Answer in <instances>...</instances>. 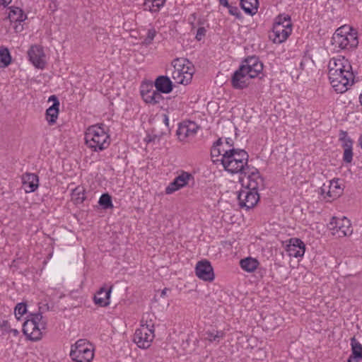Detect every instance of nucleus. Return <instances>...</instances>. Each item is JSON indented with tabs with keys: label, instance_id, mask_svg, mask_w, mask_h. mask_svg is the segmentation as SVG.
<instances>
[{
	"label": "nucleus",
	"instance_id": "nucleus-1",
	"mask_svg": "<svg viewBox=\"0 0 362 362\" xmlns=\"http://www.w3.org/2000/svg\"><path fill=\"white\" fill-rule=\"evenodd\" d=\"M248 153L243 149L230 148L224 151L220 161L224 169L231 174L239 173L244 175L245 179L257 177L259 170L248 164Z\"/></svg>",
	"mask_w": 362,
	"mask_h": 362
},
{
	"label": "nucleus",
	"instance_id": "nucleus-2",
	"mask_svg": "<svg viewBox=\"0 0 362 362\" xmlns=\"http://www.w3.org/2000/svg\"><path fill=\"white\" fill-rule=\"evenodd\" d=\"M240 182L244 189L240 190L238 195L239 205L241 208L249 210L253 208L259 200L258 189L263 187L264 180L259 174L257 177L245 179L240 177Z\"/></svg>",
	"mask_w": 362,
	"mask_h": 362
},
{
	"label": "nucleus",
	"instance_id": "nucleus-3",
	"mask_svg": "<svg viewBox=\"0 0 362 362\" xmlns=\"http://www.w3.org/2000/svg\"><path fill=\"white\" fill-rule=\"evenodd\" d=\"M109 138L103 124L89 127L85 133L86 144L94 151L107 148L110 145Z\"/></svg>",
	"mask_w": 362,
	"mask_h": 362
},
{
	"label": "nucleus",
	"instance_id": "nucleus-4",
	"mask_svg": "<svg viewBox=\"0 0 362 362\" xmlns=\"http://www.w3.org/2000/svg\"><path fill=\"white\" fill-rule=\"evenodd\" d=\"M332 44L339 49H354L358 45L357 31L344 25L336 30L332 37Z\"/></svg>",
	"mask_w": 362,
	"mask_h": 362
},
{
	"label": "nucleus",
	"instance_id": "nucleus-5",
	"mask_svg": "<svg viewBox=\"0 0 362 362\" xmlns=\"http://www.w3.org/2000/svg\"><path fill=\"white\" fill-rule=\"evenodd\" d=\"M47 325L41 313H30L23 324V332L30 340L37 341L42 339Z\"/></svg>",
	"mask_w": 362,
	"mask_h": 362
},
{
	"label": "nucleus",
	"instance_id": "nucleus-6",
	"mask_svg": "<svg viewBox=\"0 0 362 362\" xmlns=\"http://www.w3.org/2000/svg\"><path fill=\"white\" fill-rule=\"evenodd\" d=\"M70 356L76 362H90L94 356L93 349L86 339H79L71 346Z\"/></svg>",
	"mask_w": 362,
	"mask_h": 362
},
{
	"label": "nucleus",
	"instance_id": "nucleus-7",
	"mask_svg": "<svg viewBox=\"0 0 362 362\" xmlns=\"http://www.w3.org/2000/svg\"><path fill=\"white\" fill-rule=\"evenodd\" d=\"M154 338L153 325L147 322L141 325V328L137 329L134 334L133 341L139 348L147 349Z\"/></svg>",
	"mask_w": 362,
	"mask_h": 362
},
{
	"label": "nucleus",
	"instance_id": "nucleus-8",
	"mask_svg": "<svg viewBox=\"0 0 362 362\" xmlns=\"http://www.w3.org/2000/svg\"><path fill=\"white\" fill-rule=\"evenodd\" d=\"M344 74H338L333 78V74L329 75L330 83L337 93L346 92L349 86L354 83V73L352 70L344 71Z\"/></svg>",
	"mask_w": 362,
	"mask_h": 362
},
{
	"label": "nucleus",
	"instance_id": "nucleus-9",
	"mask_svg": "<svg viewBox=\"0 0 362 362\" xmlns=\"http://www.w3.org/2000/svg\"><path fill=\"white\" fill-rule=\"evenodd\" d=\"M141 95L146 103L156 105L164 100L163 96L156 90L151 83H144L141 86Z\"/></svg>",
	"mask_w": 362,
	"mask_h": 362
},
{
	"label": "nucleus",
	"instance_id": "nucleus-10",
	"mask_svg": "<svg viewBox=\"0 0 362 362\" xmlns=\"http://www.w3.org/2000/svg\"><path fill=\"white\" fill-rule=\"evenodd\" d=\"M141 95L146 103L156 105L164 100L163 96L156 90L151 83H144L141 86Z\"/></svg>",
	"mask_w": 362,
	"mask_h": 362
},
{
	"label": "nucleus",
	"instance_id": "nucleus-11",
	"mask_svg": "<svg viewBox=\"0 0 362 362\" xmlns=\"http://www.w3.org/2000/svg\"><path fill=\"white\" fill-rule=\"evenodd\" d=\"M286 25H283L279 22L274 23L272 28L273 35H270L274 43H281L284 42L291 35L292 31V25L291 22L286 21Z\"/></svg>",
	"mask_w": 362,
	"mask_h": 362
},
{
	"label": "nucleus",
	"instance_id": "nucleus-12",
	"mask_svg": "<svg viewBox=\"0 0 362 362\" xmlns=\"http://www.w3.org/2000/svg\"><path fill=\"white\" fill-rule=\"evenodd\" d=\"M245 69V73L248 74L250 78L257 77L263 70V64L259 59L255 56L245 59L240 66Z\"/></svg>",
	"mask_w": 362,
	"mask_h": 362
},
{
	"label": "nucleus",
	"instance_id": "nucleus-13",
	"mask_svg": "<svg viewBox=\"0 0 362 362\" xmlns=\"http://www.w3.org/2000/svg\"><path fill=\"white\" fill-rule=\"evenodd\" d=\"M196 275L206 281H211L214 279L213 267L208 260H202L197 262L195 268Z\"/></svg>",
	"mask_w": 362,
	"mask_h": 362
},
{
	"label": "nucleus",
	"instance_id": "nucleus-14",
	"mask_svg": "<svg viewBox=\"0 0 362 362\" xmlns=\"http://www.w3.org/2000/svg\"><path fill=\"white\" fill-rule=\"evenodd\" d=\"M190 179H193L192 175L189 173L182 171L181 174L177 176L165 188V193L170 194L186 186Z\"/></svg>",
	"mask_w": 362,
	"mask_h": 362
},
{
	"label": "nucleus",
	"instance_id": "nucleus-15",
	"mask_svg": "<svg viewBox=\"0 0 362 362\" xmlns=\"http://www.w3.org/2000/svg\"><path fill=\"white\" fill-rule=\"evenodd\" d=\"M250 78V75L245 73V69L240 66L231 77V84L235 89H243L248 86Z\"/></svg>",
	"mask_w": 362,
	"mask_h": 362
},
{
	"label": "nucleus",
	"instance_id": "nucleus-16",
	"mask_svg": "<svg viewBox=\"0 0 362 362\" xmlns=\"http://www.w3.org/2000/svg\"><path fill=\"white\" fill-rule=\"evenodd\" d=\"M30 61L39 69H43L45 65V53L42 47L33 45L28 52Z\"/></svg>",
	"mask_w": 362,
	"mask_h": 362
},
{
	"label": "nucleus",
	"instance_id": "nucleus-17",
	"mask_svg": "<svg viewBox=\"0 0 362 362\" xmlns=\"http://www.w3.org/2000/svg\"><path fill=\"white\" fill-rule=\"evenodd\" d=\"M329 73L328 74H333V78L337 75V71L339 69H344V71L352 70V66L348 59L343 57L332 58L328 64Z\"/></svg>",
	"mask_w": 362,
	"mask_h": 362
},
{
	"label": "nucleus",
	"instance_id": "nucleus-18",
	"mask_svg": "<svg viewBox=\"0 0 362 362\" xmlns=\"http://www.w3.org/2000/svg\"><path fill=\"white\" fill-rule=\"evenodd\" d=\"M329 225L332 226V229L337 228L340 235L341 234L344 236L350 235L353 232L350 221L345 216L342 218L333 217Z\"/></svg>",
	"mask_w": 362,
	"mask_h": 362
},
{
	"label": "nucleus",
	"instance_id": "nucleus-19",
	"mask_svg": "<svg viewBox=\"0 0 362 362\" xmlns=\"http://www.w3.org/2000/svg\"><path fill=\"white\" fill-rule=\"evenodd\" d=\"M305 251L304 243L299 238H293L289 240L286 245V252L290 257H303Z\"/></svg>",
	"mask_w": 362,
	"mask_h": 362
},
{
	"label": "nucleus",
	"instance_id": "nucleus-20",
	"mask_svg": "<svg viewBox=\"0 0 362 362\" xmlns=\"http://www.w3.org/2000/svg\"><path fill=\"white\" fill-rule=\"evenodd\" d=\"M173 66L176 71L180 72L182 75H186L187 73H189L191 79L192 78L194 68L192 63L188 59L185 58L176 59L173 60Z\"/></svg>",
	"mask_w": 362,
	"mask_h": 362
},
{
	"label": "nucleus",
	"instance_id": "nucleus-21",
	"mask_svg": "<svg viewBox=\"0 0 362 362\" xmlns=\"http://www.w3.org/2000/svg\"><path fill=\"white\" fill-rule=\"evenodd\" d=\"M22 182L26 193L33 192L39 186L38 176L34 173H26L22 176Z\"/></svg>",
	"mask_w": 362,
	"mask_h": 362
},
{
	"label": "nucleus",
	"instance_id": "nucleus-22",
	"mask_svg": "<svg viewBox=\"0 0 362 362\" xmlns=\"http://www.w3.org/2000/svg\"><path fill=\"white\" fill-rule=\"evenodd\" d=\"M154 87L160 94L170 93L173 90V85L167 76H160L156 79Z\"/></svg>",
	"mask_w": 362,
	"mask_h": 362
},
{
	"label": "nucleus",
	"instance_id": "nucleus-23",
	"mask_svg": "<svg viewBox=\"0 0 362 362\" xmlns=\"http://www.w3.org/2000/svg\"><path fill=\"white\" fill-rule=\"evenodd\" d=\"M112 287L107 289L101 288L94 296L93 300L96 305L100 307H106L110 304Z\"/></svg>",
	"mask_w": 362,
	"mask_h": 362
},
{
	"label": "nucleus",
	"instance_id": "nucleus-24",
	"mask_svg": "<svg viewBox=\"0 0 362 362\" xmlns=\"http://www.w3.org/2000/svg\"><path fill=\"white\" fill-rule=\"evenodd\" d=\"M196 129L194 122H189L188 124H181L177 130V135L180 141H183L187 137L193 136L196 133Z\"/></svg>",
	"mask_w": 362,
	"mask_h": 362
},
{
	"label": "nucleus",
	"instance_id": "nucleus-25",
	"mask_svg": "<svg viewBox=\"0 0 362 362\" xmlns=\"http://www.w3.org/2000/svg\"><path fill=\"white\" fill-rule=\"evenodd\" d=\"M240 6L246 13L253 16L257 12L259 1L258 0H240Z\"/></svg>",
	"mask_w": 362,
	"mask_h": 362
},
{
	"label": "nucleus",
	"instance_id": "nucleus-26",
	"mask_svg": "<svg viewBox=\"0 0 362 362\" xmlns=\"http://www.w3.org/2000/svg\"><path fill=\"white\" fill-rule=\"evenodd\" d=\"M59 102L54 103L46 110V119L49 125H53L56 123L59 115Z\"/></svg>",
	"mask_w": 362,
	"mask_h": 362
},
{
	"label": "nucleus",
	"instance_id": "nucleus-27",
	"mask_svg": "<svg viewBox=\"0 0 362 362\" xmlns=\"http://www.w3.org/2000/svg\"><path fill=\"white\" fill-rule=\"evenodd\" d=\"M330 191H327V196L332 199L338 197L342 193V189L339 184V179H334L327 183Z\"/></svg>",
	"mask_w": 362,
	"mask_h": 362
},
{
	"label": "nucleus",
	"instance_id": "nucleus-28",
	"mask_svg": "<svg viewBox=\"0 0 362 362\" xmlns=\"http://www.w3.org/2000/svg\"><path fill=\"white\" fill-rule=\"evenodd\" d=\"M205 339L211 343H219L225 337L226 333L223 330L211 329L205 333Z\"/></svg>",
	"mask_w": 362,
	"mask_h": 362
},
{
	"label": "nucleus",
	"instance_id": "nucleus-29",
	"mask_svg": "<svg viewBox=\"0 0 362 362\" xmlns=\"http://www.w3.org/2000/svg\"><path fill=\"white\" fill-rule=\"evenodd\" d=\"M240 265L243 270L252 272L257 268L259 262L255 258L246 257L240 260Z\"/></svg>",
	"mask_w": 362,
	"mask_h": 362
},
{
	"label": "nucleus",
	"instance_id": "nucleus-30",
	"mask_svg": "<svg viewBox=\"0 0 362 362\" xmlns=\"http://www.w3.org/2000/svg\"><path fill=\"white\" fill-rule=\"evenodd\" d=\"M351 346L352 353L349 357H354V358L359 359L362 358V345L355 338V337L351 339Z\"/></svg>",
	"mask_w": 362,
	"mask_h": 362
},
{
	"label": "nucleus",
	"instance_id": "nucleus-31",
	"mask_svg": "<svg viewBox=\"0 0 362 362\" xmlns=\"http://www.w3.org/2000/svg\"><path fill=\"white\" fill-rule=\"evenodd\" d=\"M166 0H145V9H148L151 12L158 11L161 6L164 5Z\"/></svg>",
	"mask_w": 362,
	"mask_h": 362
},
{
	"label": "nucleus",
	"instance_id": "nucleus-32",
	"mask_svg": "<svg viewBox=\"0 0 362 362\" xmlns=\"http://www.w3.org/2000/svg\"><path fill=\"white\" fill-rule=\"evenodd\" d=\"M86 199L85 190L82 187H76L71 193V199L76 204H81Z\"/></svg>",
	"mask_w": 362,
	"mask_h": 362
},
{
	"label": "nucleus",
	"instance_id": "nucleus-33",
	"mask_svg": "<svg viewBox=\"0 0 362 362\" xmlns=\"http://www.w3.org/2000/svg\"><path fill=\"white\" fill-rule=\"evenodd\" d=\"M172 77L175 82L179 84L187 85L191 81V76L189 73H187L186 75H182L180 72L174 70L172 73Z\"/></svg>",
	"mask_w": 362,
	"mask_h": 362
},
{
	"label": "nucleus",
	"instance_id": "nucleus-34",
	"mask_svg": "<svg viewBox=\"0 0 362 362\" xmlns=\"http://www.w3.org/2000/svg\"><path fill=\"white\" fill-rule=\"evenodd\" d=\"M8 18L11 21L23 22L26 19V15L21 8L16 7L10 11Z\"/></svg>",
	"mask_w": 362,
	"mask_h": 362
},
{
	"label": "nucleus",
	"instance_id": "nucleus-35",
	"mask_svg": "<svg viewBox=\"0 0 362 362\" xmlns=\"http://www.w3.org/2000/svg\"><path fill=\"white\" fill-rule=\"evenodd\" d=\"M11 61V57L8 49L7 48L0 49V62L2 64V65H0V67L8 66L10 64Z\"/></svg>",
	"mask_w": 362,
	"mask_h": 362
},
{
	"label": "nucleus",
	"instance_id": "nucleus-36",
	"mask_svg": "<svg viewBox=\"0 0 362 362\" xmlns=\"http://www.w3.org/2000/svg\"><path fill=\"white\" fill-rule=\"evenodd\" d=\"M98 204L103 207L104 209H108L113 208V204L112 202V197L107 193L103 194L100 197L98 201Z\"/></svg>",
	"mask_w": 362,
	"mask_h": 362
},
{
	"label": "nucleus",
	"instance_id": "nucleus-37",
	"mask_svg": "<svg viewBox=\"0 0 362 362\" xmlns=\"http://www.w3.org/2000/svg\"><path fill=\"white\" fill-rule=\"evenodd\" d=\"M339 140L341 141L342 147L344 149L346 148H352L353 141L348 136L347 132L343 130H341L339 132Z\"/></svg>",
	"mask_w": 362,
	"mask_h": 362
},
{
	"label": "nucleus",
	"instance_id": "nucleus-38",
	"mask_svg": "<svg viewBox=\"0 0 362 362\" xmlns=\"http://www.w3.org/2000/svg\"><path fill=\"white\" fill-rule=\"evenodd\" d=\"M27 312V305L25 303H18L14 309L16 317L19 320L20 318Z\"/></svg>",
	"mask_w": 362,
	"mask_h": 362
},
{
	"label": "nucleus",
	"instance_id": "nucleus-39",
	"mask_svg": "<svg viewBox=\"0 0 362 362\" xmlns=\"http://www.w3.org/2000/svg\"><path fill=\"white\" fill-rule=\"evenodd\" d=\"M156 30L154 28H151L148 30L147 35L142 41V44L144 45H149L152 43L154 37L156 35Z\"/></svg>",
	"mask_w": 362,
	"mask_h": 362
},
{
	"label": "nucleus",
	"instance_id": "nucleus-40",
	"mask_svg": "<svg viewBox=\"0 0 362 362\" xmlns=\"http://www.w3.org/2000/svg\"><path fill=\"white\" fill-rule=\"evenodd\" d=\"M226 150V149H221L220 147L213 145L211 149V157H218L219 156H223V153H224V151Z\"/></svg>",
	"mask_w": 362,
	"mask_h": 362
},
{
	"label": "nucleus",
	"instance_id": "nucleus-41",
	"mask_svg": "<svg viewBox=\"0 0 362 362\" xmlns=\"http://www.w3.org/2000/svg\"><path fill=\"white\" fill-rule=\"evenodd\" d=\"M353 152L352 148L344 149L343 160L345 163H349L352 161Z\"/></svg>",
	"mask_w": 362,
	"mask_h": 362
},
{
	"label": "nucleus",
	"instance_id": "nucleus-42",
	"mask_svg": "<svg viewBox=\"0 0 362 362\" xmlns=\"http://www.w3.org/2000/svg\"><path fill=\"white\" fill-rule=\"evenodd\" d=\"M227 8H228V12L230 15L235 16L237 18H241V13L237 6L229 5Z\"/></svg>",
	"mask_w": 362,
	"mask_h": 362
},
{
	"label": "nucleus",
	"instance_id": "nucleus-43",
	"mask_svg": "<svg viewBox=\"0 0 362 362\" xmlns=\"http://www.w3.org/2000/svg\"><path fill=\"white\" fill-rule=\"evenodd\" d=\"M320 189V194L323 196L325 199H327V201H329L331 198L328 197L327 191H330V187H328L327 184L324 183Z\"/></svg>",
	"mask_w": 362,
	"mask_h": 362
},
{
	"label": "nucleus",
	"instance_id": "nucleus-44",
	"mask_svg": "<svg viewBox=\"0 0 362 362\" xmlns=\"http://www.w3.org/2000/svg\"><path fill=\"white\" fill-rule=\"evenodd\" d=\"M286 21L291 22V19L288 16L279 15L276 18L275 23L279 22L283 25H286L285 24H286Z\"/></svg>",
	"mask_w": 362,
	"mask_h": 362
},
{
	"label": "nucleus",
	"instance_id": "nucleus-45",
	"mask_svg": "<svg viewBox=\"0 0 362 362\" xmlns=\"http://www.w3.org/2000/svg\"><path fill=\"white\" fill-rule=\"evenodd\" d=\"M206 30L204 27H199L197 31L196 39L199 41L201 40L206 35Z\"/></svg>",
	"mask_w": 362,
	"mask_h": 362
},
{
	"label": "nucleus",
	"instance_id": "nucleus-46",
	"mask_svg": "<svg viewBox=\"0 0 362 362\" xmlns=\"http://www.w3.org/2000/svg\"><path fill=\"white\" fill-rule=\"evenodd\" d=\"M0 327L7 332L11 328L8 320H3L2 322H0Z\"/></svg>",
	"mask_w": 362,
	"mask_h": 362
},
{
	"label": "nucleus",
	"instance_id": "nucleus-47",
	"mask_svg": "<svg viewBox=\"0 0 362 362\" xmlns=\"http://www.w3.org/2000/svg\"><path fill=\"white\" fill-rule=\"evenodd\" d=\"M156 139H158V136L156 135L151 136V135H147L145 138V141L147 143L155 141Z\"/></svg>",
	"mask_w": 362,
	"mask_h": 362
},
{
	"label": "nucleus",
	"instance_id": "nucleus-48",
	"mask_svg": "<svg viewBox=\"0 0 362 362\" xmlns=\"http://www.w3.org/2000/svg\"><path fill=\"white\" fill-rule=\"evenodd\" d=\"M226 144L229 146V147H231V146H233L234 145V142H233V140L230 138H226Z\"/></svg>",
	"mask_w": 362,
	"mask_h": 362
},
{
	"label": "nucleus",
	"instance_id": "nucleus-49",
	"mask_svg": "<svg viewBox=\"0 0 362 362\" xmlns=\"http://www.w3.org/2000/svg\"><path fill=\"white\" fill-rule=\"evenodd\" d=\"M170 291V289L168 288H165L164 289H163L160 292V297H165L167 296V293Z\"/></svg>",
	"mask_w": 362,
	"mask_h": 362
},
{
	"label": "nucleus",
	"instance_id": "nucleus-50",
	"mask_svg": "<svg viewBox=\"0 0 362 362\" xmlns=\"http://www.w3.org/2000/svg\"><path fill=\"white\" fill-rule=\"evenodd\" d=\"M12 0H0V5H2L4 6H8Z\"/></svg>",
	"mask_w": 362,
	"mask_h": 362
},
{
	"label": "nucleus",
	"instance_id": "nucleus-51",
	"mask_svg": "<svg viewBox=\"0 0 362 362\" xmlns=\"http://www.w3.org/2000/svg\"><path fill=\"white\" fill-rule=\"evenodd\" d=\"M347 362H362V358H354V357H349Z\"/></svg>",
	"mask_w": 362,
	"mask_h": 362
},
{
	"label": "nucleus",
	"instance_id": "nucleus-52",
	"mask_svg": "<svg viewBox=\"0 0 362 362\" xmlns=\"http://www.w3.org/2000/svg\"><path fill=\"white\" fill-rule=\"evenodd\" d=\"M219 1V4L225 7H228L229 6V3L228 1V0H218Z\"/></svg>",
	"mask_w": 362,
	"mask_h": 362
},
{
	"label": "nucleus",
	"instance_id": "nucleus-53",
	"mask_svg": "<svg viewBox=\"0 0 362 362\" xmlns=\"http://www.w3.org/2000/svg\"><path fill=\"white\" fill-rule=\"evenodd\" d=\"M53 101V103H57V102H59L57 97L54 95H51L49 98V101Z\"/></svg>",
	"mask_w": 362,
	"mask_h": 362
},
{
	"label": "nucleus",
	"instance_id": "nucleus-54",
	"mask_svg": "<svg viewBox=\"0 0 362 362\" xmlns=\"http://www.w3.org/2000/svg\"><path fill=\"white\" fill-rule=\"evenodd\" d=\"M222 144H223L222 139L219 138L218 140H216V142H214V146L220 147Z\"/></svg>",
	"mask_w": 362,
	"mask_h": 362
},
{
	"label": "nucleus",
	"instance_id": "nucleus-55",
	"mask_svg": "<svg viewBox=\"0 0 362 362\" xmlns=\"http://www.w3.org/2000/svg\"><path fill=\"white\" fill-rule=\"evenodd\" d=\"M8 332H11L14 336H17L18 334V331L16 329H11L10 328L9 330H8Z\"/></svg>",
	"mask_w": 362,
	"mask_h": 362
},
{
	"label": "nucleus",
	"instance_id": "nucleus-56",
	"mask_svg": "<svg viewBox=\"0 0 362 362\" xmlns=\"http://www.w3.org/2000/svg\"><path fill=\"white\" fill-rule=\"evenodd\" d=\"M164 122L166 126H168L169 119L168 115H164Z\"/></svg>",
	"mask_w": 362,
	"mask_h": 362
},
{
	"label": "nucleus",
	"instance_id": "nucleus-57",
	"mask_svg": "<svg viewBox=\"0 0 362 362\" xmlns=\"http://www.w3.org/2000/svg\"><path fill=\"white\" fill-rule=\"evenodd\" d=\"M337 74H338L339 75V74H344L345 71H344V69H342L338 70V71H337Z\"/></svg>",
	"mask_w": 362,
	"mask_h": 362
},
{
	"label": "nucleus",
	"instance_id": "nucleus-58",
	"mask_svg": "<svg viewBox=\"0 0 362 362\" xmlns=\"http://www.w3.org/2000/svg\"><path fill=\"white\" fill-rule=\"evenodd\" d=\"M359 101L361 103V105H362V94H361L359 96Z\"/></svg>",
	"mask_w": 362,
	"mask_h": 362
}]
</instances>
